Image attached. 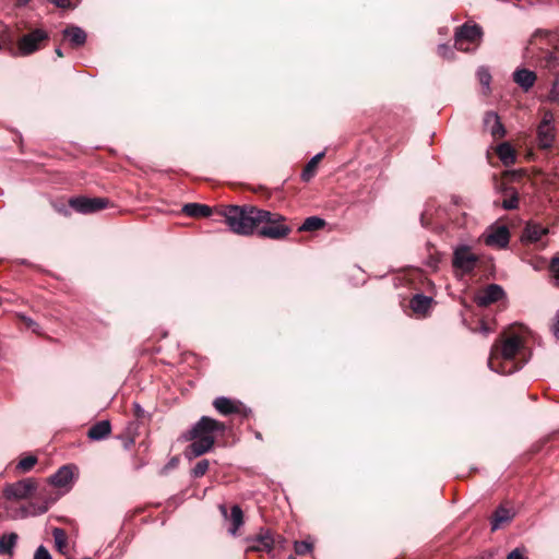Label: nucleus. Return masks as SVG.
Instances as JSON below:
<instances>
[{
	"mask_svg": "<svg viewBox=\"0 0 559 559\" xmlns=\"http://www.w3.org/2000/svg\"><path fill=\"white\" fill-rule=\"evenodd\" d=\"M528 361L527 348L518 335L497 341L490 350L488 367L499 374H511Z\"/></svg>",
	"mask_w": 559,
	"mask_h": 559,
	"instance_id": "obj_1",
	"label": "nucleus"
},
{
	"mask_svg": "<svg viewBox=\"0 0 559 559\" xmlns=\"http://www.w3.org/2000/svg\"><path fill=\"white\" fill-rule=\"evenodd\" d=\"M34 497L35 480L25 478L4 487L1 506L9 518L23 519L35 514Z\"/></svg>",
	"mask_w": 559,
	"mask_h": 559,
	"instance_id": "obj_2",
	"label": "nucleus"
},
{
	"mask_svg": "<svg viewBox=\"0 0 559 559\" xmlns=\"http://www.w3.org/2000/svg\"><path fill=\"white\" fill-rule=\"evenodd\" d=\"M226 425L207 416H202L183 437L191 443L185 450V456L193 460L207 453L215 443V432H224Z\"/></svg>",
	"mask_w": 559,
	"mask_h": 559,
	"instance_id": "obj_3",
	"label": "nucleus"
},
{
	"mask_svg": "<svg viewBox=\"0 0 559 559\" xmlns=\"http://www.w3.org/2000/svg\"><path fill=\"white\" fill-rule=\"evenodd\" d=\"M222 214L230 231L240 236L258 234L261 219L269 216L264 210L253 205H228Z\"/></svg>",
	"mask_w": 559,
	"mask_h": 559,
	"instance_id": "obj_4",
	"label": "nucleus"
},
{
	"mask_svg": "<svg viewBox=\"0 0 559 559\" xmlns=\"http://www.w3.org/2000/svg\"><path fill=\"white\" fill-rule=\"evenodd\" d=\"M466 216L459 212V207L454 204L450 210L437 206L435 201L427 202L420 215V224L425 228H430L436 233H442L453 227L461 228L465 225Z\"/></svg>",
	"mask_w": 559,
	"mask_h": 559,
	"instance_id": "obj_5",
	"label": "nucleus"
},
{
	"mask_svg": "<svg viewBox=\"0 0 559 559\" xmlns=\"http://www.w3.org/2000/svg\"><path fill=\"white\" fill-rule=\"evenodd\" d=\"M264 212L269 216L261 219L257 235L272 240L285 239L292 233V228L286 224V217L280 213L266 210Z\"/></svg>",
	"mask_w": 559,
	"mask_h": 559,
	"instance_id": "obj_6",
	"label": "nucleus"
},
{
	"mask_svg": "<svg viewBox=\"0 0 559 559\" xmlns=\"http://www.w3.org/2000/svg\"><path fill=\"white\" fill-rule=\"evenodd\" d=\"M479 258L472 251L468 245H459L453 249L452 266L456 271H461L463 274H471L475 267Z\"/></svg>",
	"mask_w": 559,
	"mask_h": 559,
	"instance_id": "obj_7",
	"label": "nucleus"
},
{
	"mask_svg": "<svg viewBox=\"0 0 559 559\" xmlns=\"http://www.w3.org/2000/svg\"><path fill=\"white\" fill-rule=\"evenodd\" d=\"M481 36L483 29L479 25L465 23L455 31L454 46L459 50L467 51L468 47H465L464 44L478 41Z\"/></svg>",
	"mask_w": 559,
	"mask_h": 559,
	"instance_id": "obj_8",
	"label": "nucleus"
},
{
	"mask_svg": "<svg viewBox=\"0 0 559 559\" xmlns=\"http://www.w3.org/2000/svg\"><path fill=\"white\" fill-rule=\"evenodd\" d=\"M69 205L78 213L91 214L106 209L108 205V199L75 197L69 200Z\"/></svg>",
	"mask_w": 559,
	"mask_h": 559,
	"instance_id": "obj_9",
	"label": "nucleus"
},
{
	"mask_svg": "<svg viewBox=\"0 0 559 559\" xmlns=\"http://www.w3.org/2000/svg\"><path fill=\"white\" fill-rule=\"evenodd\" d=\"M556 128L554 126V115L546 111L537 127V141L542 148H550L555 142Z\"/></svg>",
	"mask_w": 559,
	"mask_h": 559,
	"instance_id": "obj_10",
	"label": "nucleus"
},
{
	"mask_svg": "<svg viewBox=\"0 0 559 559\" xmlns=\"http://www.w3.org/2000/svg\"><path fill=\"white\" fill-rule=\"evenodd\" d=\"M74 465H63L49 477V484L67 492L71 489L74 478Z\"/></svg>",
	"mask_w": 559,
	"mask_h": 559,
	"instance_id": "obj_11",
	"label": "nucleus"
},
{
	"mask_svg": "<svg viewBox=\"0 0 559 559\" xmlns=\"http://www.w3.org/2000/svg\"><path fill=\"white\" fill-rule=\"evenodd\" d=\"M247 551L272 554L275 539L269 530L261 531L257 536L248 540Z\"/></svg>",
	"mask_w": 559,
	"mask_h": 559,
	"instance_id": "obj_12",
	"label": "nucleus"
},
{
	"mask_svg": "<svg viewBox=\"0 0 559 559\" xmlns=\"http://www.w3.org/2000/svg\"><path fill=\"white\" fill-rule=\"evenodd\" d=\"M506 297L503 288L498 284H489L475 296V302L479 307H487Z\"/></svg>",
	"mask_w": 559,
	"mask_h": 559,
	"instance_id": "obj_13",
	"label": "nucleus"
},
{
	"mask_svg": "<svg viewBox=\"0 0 559 559\" xmlns=\"http://www.w3.org/2000/svg\"><path fill=\"white\" fill-rule=\"evenodd\" d=\"M215 409L223 415L241 414L247 417L250 409H247L240 402L233 401L225 396L216 397L213 402Z\"/></svg>",
	"mask_w": 559,
	"mask_h": 559,
	"instance_id": "obj_14",
	"label": "nucleus"
},
{
	"mask_svg": "<svg viewBox=\"0 0 559 559\" xmlns=\"http://www.w3.org/2000/svg\"><path fill=\"white\" fill-rule=\"evenodd\" d=\"M510 242V231L507 226L501 225L492 228L485 237V243L489 247L504 249Z\"/></svg>",
	"mask_w": 559,
	"mask_h": 559,
	"instance_id": "obj_15",
	"label": "nucleus"
},
{
	"mask_svg": "<svg viewBox=\"0 0 559 559\" xmlns=\"http://www.w3.org/2000/svg\"><path fill=\"white\" fill-rule=\"evenodd\" d=\"M548 231L547 227L535 222H528L523 229L521 240L524 243L538 245Z\"/></svg>",
	"mask_w": 559,
	"mask_h": 559,
	"instance_id": "obj_16",
	"label": "nucleus"
},
{
	"mask_svg": "<svg viewBox=\"0 0 559 559\" xmlns=\"http://www.w3.org/2000/svg\"><path fill=\"white\" fill-rule=\"evenodd\" d=\"M218 509H219L222 515L224 516V519L229 520L231 523L230 527L228 528V532L231 535H236L238 530L243 524V512H242L241 508L238 504H234L230 509L229 515L227 513V508L225 504H219Z\"/></svg>",
	"mask_w": 559,
	"mask_h": 559,
	"instance_id": "obj_17",
	"label": "nucleus"
},
{
	"mask_svg": "<svg viewBox=\"0 0 559 559\" xmlns=\"http://www.w3.org/2000/svg\"><path fill=\"white\" fill-rule=\"evenodd\" d=\"M484 127L495 139L503 138L506 129L501 123L500 117L495 111H487L484 117Z\"/></svg>",
	"mask_w": 559,
	"mask_h": 559,
	"instance_id": "obj_18",
	"label": "nucleus"
},
{
	"mask_svg": "<svg viewBox=\"0 0 559 559\" xmlns=\"http://www.w3.org/2000/svg\"><path fill=\"white\" fill-rule=\"evenodd\" d=\"M63 38L74 48L81 47L86 43V33L76 25H69L62 31Z\"/></svg>",
	"mask_w": 559,
	"mask_h": 559,
	"instance_id": "obj_19",
	"label": "nucleus"
},
{
	"mask_svg": "<svg viewBox=\"0 0 559 559\" xmlns=\"http://www.w3.org/2000/svg\"><path fill=\"white\" fill-rule=\"evenodd\" d=\"M503 199L501 201H495V205L501 206L503 210L511 211L519 206V193L513 187L502 188Z\"/></svg>",
	"mask_w": 559,
	"mask_h": 559,
	"instance_id": "obj_20",
	"label": "nucleus"
},
{
	"mask_svg": "<svg viewBox=\"0 0 559 559\" xmlns=\"http://www.w3.org/2000/svg\"><path fill=\"white\" fill-rule=\"evenodd\" d=\"M513 81L526 92L534 86L536 74L528 69H518L513 72Z\"/></svg>",
	"mask_w": 559,
	"mask_h": 559,
	"instance_id": "obj_21",
	"label": "nucleus"
},
{
	"mask_svg": "<svg viewBox=\"0 0 559 559\" xmlns=\"http://www.w3.org/2000/svg\"><path fill=\"white\" fill-rule=\"evenodd\" d=\"M433 299L424 294H415L409 300V307L414 313L425 316L431 308Z\"/></svg>",
	"mask_w": 559,
	"mask_h": 559,
	"instance_id": "obj_22",
	"label": "nucleus"
},
{
	"mask_svg": "<svg viewBox=\"0 0 559 559\" xmlns=\"http://www.w3.org/2000/svg\"><path fill=\"white\" fill-rule=\"evenodd\" d=\"M538 62L542 68L548 70L551 74H559V58L555 51L542 49Z\"/></svg>",
	"mask_w": 559,
	"mask_h": 559,
	"instance_id": "obj_23",
	"label": "nucleus"
},
{
	"mask_svg": "<svg viewBox=\"0 0 559 559\" xmlns=\"http://www.w3.org/2000/svg\"><path fill=\"white\" fill-rule=\"evenodd\" d=\"M514 513L502 506L498 507L491 518V531L499 530L503 524L513 520Z\"/></svg>",
	"mask_w": 559,
	"mask_h": 559,
	"instance_id": "obj_24",
	"label": "nucleus"
},
{
	"mask_svg": "<svg viewBox=\"0 0 559 559\" xmlns=\"http://www.w3.org/2000/svg\"><path fill=\"white\" fill-rule=\"evenodd\" d=\"M111 432V425L109 420H100L94 424L87 432L91 440L100 441L107 438Z\"/></svg>",
	"mask_w": 559,
	"mask_h": 559,
	"instance_id": "obj_25",
	"label": "nucleus"
},
{
	"mask_svg": "<svg viewBox=\"0 0 559 559\" xmlns=\"http://www.w3.org/2000/svg\"><path fill=\"white\" fill-rule=\"evenodd\" d=\"M496 152L499 159L502 162L504 166H510L515 163L516 154L513 146L510 143L503 142L499 144Z\"/></svg>",
	"mask_w": 559,
	"mask_h": 559,
	"instance_id": "obj_26",
	"label": "nucleus"
},
{
	"mask_svg": "<svg viewBox=\"0 0 559 559\" xmlns=\"http://www.w3.org/2000/svg\"><path fill=\"white\" fill-rule=\"evenodd\" d=\"M182 212L190 217H207L212 210L209 205L200 203H187L182 207Z\"/></svg>",
	"mask_w": 559,
	"mask_h": 559,
	"instance_id": "obj_27",
	"label": "nucleus"
},
{
	"mask_svg": "<svg viewBox=\"0 0 559 559\" xmlns=\"http://www.w3.org/2000/svg\"><path fill=\"white\" fill-rule=\"evenodd\" d=\"M17 49L22 56L35 52V31L29 32L19 40Z\"/></svg>",
	"mask_w": 559,
	"mask_h": 559,
	"instance_id": "obj_28",
	"label": "nucleus"
},
{
	"mask_svg": "<svg viewBox=\"0 0 559 559\" xmlns=\"http://www.w3.org/2000/svg\"><path fill=\"white\" fill-rule=\"evenodd\" d=\"M323 156H324L323 152L318 153L307 163V165L305 166V168L302 169V173H301V179L304 181H306V182L309 181L316 175L318 164L322 159Z\"/></svg>",
	"mask_w": 559,
	"mask_h": 559,
	"instance_id": "obj_29",
	"label": "nucleus"
},
{
	"mask_svg": "<svg viewBox=\"0 0 559 559\" xmlns=\"http://www.w3.org/2000/svg\"><path fill=\"white\" fill-rule=\"evenodd\" d=\"M17 542L15 533L3 534L0 536V555H11Z\"/></svg>",
	"mask_w": 559,
	"mask_h": 559,
	"instance_id": "obj_30",
	"label": "nucleus"
},
{
	"mask_svg": "<svg viewBox=\"0 0 559 559\" xmlns=\"http://www.w3.org/2000/svg\"><path fill=\"white\" fill-rule=\"evenodd\" d=\"M326 222L319 216H309L298 228L299 231H316L325 226Z\"/></svg>",
	"mask_w": 559,
	"mask_h": 559,
	"instance_id": "obj_31",
	"label": "nucleus"
},
{
	"mask_svg": "<svg viewBox=\"0 0 559 559\" xmlns=\"http://www.w3.org/2000/svg\"><path fill=\"white\" fill-rule=\"evenodd\" d=\"M426 248L428 252L426 265L431 269H437L441 261V253L436 250L435 246L430 241L427 242Z\"/></svg>",
	"mask_w": 559,
	"mask_h": 559,
	"instance_id": "obj_32",
	"label": "nucleus"
},
{
	"mask_svg": "<svg viewBox=\"0 0 559 559\" xmlns=\"http://www.w3.org/2000/svg\"><path fill=\"white\" fill-rule=\"evenodd\" d=\"M539 38L545 39L547 45H555L558 41V35L550 31L537 29L533 35V43Z\"/></svg>",
	"mask_w": 559,
	"mask_h": 559,
	"instance_id": "obj_33",
	"label": "nucleus"
},
{
	"mask_svg": "<svg viewBox=\"0 0 559 559\" xmlns=\"http://www.w3.org/2000/svg\"><path fill=\"white\" fill-rule=\"evenodd\" d=\"M53 539L57 549L60 552H63V549L67 547V535L62 528L56 527L52 531Z\"/></svg>",
	"mask_w": 559,
	"mask_h": 559,
	"instance_id": "obj_34",
	"label": "nucleus"
},
{
	"mask_svg": "<svg viewBox=\"0 0 559 559\" xmlns=\"http://www.w3.org/2000/svg\"><path fill=\"white\" fill-rule=\"evenodd\" d=\"M312 549H313V545H312V543H310L308 540H297L294 544V550H295L296 555H298V556L307 555V554L311 552Z\"/></svg>",
	"mask_w": 559,
	"mask_h": 559,
	"instance_id": "obj_35",
	"label": "nucleus"
},
{
	"mask_svg": "<svg viewBox=\"0 0 559 559\" xmlns=\"http://www.w3.org/2000/svg\"><path fill=\"white\" fill-rule=\"evenodd\" d=\"M209 461L207 460H201L199 461L194 467L191 469V476L194 477V478H199V477H202L203 475H205V473L207 472L209 469Z\"/></svg>",
	"mask_w": 559,
	"mask_h": 559,
	"instance_id": "obj_36",
	"label": "nucleus"
},
{
	"mask_svg": "<svg viewBox=\"0 0 559 559\" xmlns=\"http://www.w3.org/2000/svg\"><path fill=\"white\" fill-rule=\"evenodd\" d=\"M477 78H478L479 83L484 87L489 90V85H490V82H491V74H490L489 70L484 68V67H480L477 70Z\"/></svg>",
	"mask_w": 559,
	"mask_h": 559,
	"instance_id": "obj_37",
	"label": "nucleus"
},
{
	"mask_svg": "<svg viewBox=\"0 0 559 559\" xmlns=\"http://www.w3.org/2000/svg\"><path fill=\"white\" fill-rule=\"evenodd\" d=\"M35 466V455H28L25 459L21 460L16 468L21 472H28Z\"/></svg>",
	"mask_w": 559,
	"mask_h": 559,
	"instance_id": "obj_38",
	"label": "nucleus"
},
{
	"mask_svg": "<svg viewBox=\"0 0 559 559\" xmlns=\"http://www.w3.org/2000/svg\"><path fill=\"white\" fill-rule=\"evenodd\" d=\"M559 81L556 79L552 84L551 88L547 95V100L552 104H559Z\"/></svg>",
	"mask_w": 559,
	"mask_h": 559,
	"instance_id": "obj_39",
	"label": "nucleus"
},
{
	"mask_svg": "<svg viewBox=\"0 0 559 559\" xmlns=\"http://www.w3.org/2000/svg\"><path fill=\"white\" fill-rule=\"evenodd\" d=\"M51 3H53L58 8L62 9H73L78 5L80 0H49Z\"/></svg>",
	"mask_w": 559,
	"mask_h": 559,
	"instance_id": "obj_40",
	"label": "nucleus"
},
{
	"mask_svg": "<svg viewBox=\"0 0 559 559\" xmlns=\"http://www.w3.org/2000/svg\"><path fill=\"white\" fill-rule=\"evenodd\" d=\"M549 270L556 281V284L559 286V257H554L551 259Z\"/></svg>",
	"mask_w": 559,
	"mask_h": 559,
	"instance_id": "obj_41",
	"label": "nucleus"
},
{
	"mask_svg": "<svg viewBox=\"0 0 559 559\" xmlns=\"http://www.w3.org/2000/svg\"><path fill=\"white\" fill-rule=\"evenodd\" d=\"M438 53L443 58H451L453 55V51L450 46L445 44H441L438 46Z\"/></svg>",
	"mask_w": 559,
	"mask_h": 559,
	"instance_id": "obj_42",
	"label": "nucleus"
},
{
	"mask_svg": "<svg viewBox=\"0 0 559 559\" xmlns=\"http://www.w3.org/2000/svg\"><path fill=\"white\" fill-rule=\"evenodd\" d=\"M507 559H525V548H515L507 557Z\"/></svg>",
	"mask_w": 559,
	"mask_h": 559,
	"instance_id": "obj_43",
	"label": "nucleus"
},
{
	"mask_svg": "<svg viewBox=\"0 0 559 559\" xmlns=\"http://www.w3.org/2000/svg\"><path fill=\"white\" fill-rule=\"evenodd\" d=\"M133 414L138 419H143L146 415V412L139 403H133Z\"/></svg>",
	"mask_w": 559,
	"mask_h": 559,
	"instance_id": "obj_44",
	"label": "nucleus"
},
{
	"mask_svg": "<svg viewBox=\"0 0 559 559\" xmlns=\"http://www.w3.org/2000/svg\"><path fill=\"white\" fill-rule=\"evenodd\" d=\"M36 559H51V556L44 546H38L36 551Z\"/></svg>",
	"mask_w": 559,
	"mask_h": 559,
	"instance_id": "obj_45",
	"label": "nucleus"
},
{
	"mask_svg": "<svg viewBox=\"0 0 559 559\" xmlns=\"http://www.w3.org/2000/svg\"><path fill=\"white\" fill-rule=\"evenodd\" d=\"M55 501H56V498L51 499L49 502H46L44 506H40L39 502L37 501V508H36L37 515L47 512L49 509V506L51 503H53Z\"/></svg>",
	"mask_w": 559,
	"mask_h": 559,
	"instance_id": "obj_46",
	"label": "nucleus"
},
{
	"mask_svg": "<svg viewBox=\"0 0 559 559\" xmlns=\"http://www.w3.org/2000/svg\"><path fill=\"white\" fill-rule=\"evenodd\" d=\"M48 38L45 31L37 28V50L39 49V45Z\"/></svg>",
	"mask_w": 559,
	"mask_h": 559,
	"instance_id": "obj_47",
	"label": "nucleus"
},
{
	"mask_svg": "<svg viewBox=\"0 0 559 559\" xmlns=\"http://www.w3.org/2000/svg\"><path fill=\"white\" fill-rule=\"evenodd\" d=\"M554 335L559 338V310L556 313L555 323L552 326Z\"/></svg>",
	"mask_w": 559,
	"mask_h": 559,
	"instance_id": "obj_48",
	"label": "nucleus"
},
{
	"mask_svg": "<svg viewBox=\"0 0 559 559\" xmlns=\"http://www.w3.org/2000/svg\"><path fill=\"white\" fill-rule=\"evenodd\" d=\"M17 318H19L21 321H23V322L25 323V325H26V326H28V328H29V326H32V324H33V320H32L29 317H27V316H25V314H22V313H19V314H17Z\"/></svg>",
	"mask_w": 559,
	"mask_h": 559,
	"instance_id": "obj_49",
	"label": "nucleus"
},
{
	"mask_svg": "<svg viewBox=\"0 0 559 559\" xmlns=\"http://www.w3.org/2000/svg\"><path fill=\"white\" fill-rule=\"evenodd\" d=\"M480 332L484 334V335H487L491 332V329L488 326L487 323L485 322H481L480 324Z\"/></svg>",
	"mask_w": 559,
	"mask_h": 559,
	"instance_id": "obj_50",
	"label": "nucleus"
},
{
	"mask_svg": "<svg viewBox=\"0 0 559 559\" xmlns=\"http://www.w3.org/2000/svg\"><path fill=\"white\" fill-rule=\"evenodd\" d=\"M510 175H511L512 179H520L523 176L522 171H512V173H510Z\"/></svg>",
	"mask_w": 559,
	"mask_h": 559,
	"instance_id": "obj_51",
	"label": "nucleus"
},
{
	"mask_svg": "<svg viewBox=\"0 0 559 559\" xmlns=\"http://www.w3.org/2000/svg\"><path fill=\"white\" fill-rule=\"evenodd\" d=\"M17 4L20 5H25L27 4L31 0H15Z\"/></svg>",
	"mask_w": 559,
	"mask_h": 559,
	"instance_id": "obj_52",
	"label": "nucleus"
},
{
	"mask_svg": "<svg viewBox=\"0 0 559 559\" xmlns=\"http://www.w3.org/2000/svg\"><path fill=\"white\" fill-rule=\"evenodd\" d=\"M56 53H57L58 57H62L63 56V53H62L60 48L56 49Z\"/></svg>",
	"mask_w": 559,
	"mask_h": 559,
	"instance_id": "obj_53",
	"label": "nucleus"
},
{
	"mask_svg": "<svg viewBox=\"0 0 559 559\" xmlns=\"http://www.w3.org/2000/svg\"><path fill=\"white\" fill-rule=\"evenodd\" d=\"M67 559H75V558L68 557ZM82 559H92V558H90V557H84V558H82Z\"/></svg>",
	"mask_w": 559,
	"mask_h": 559,
	"instance_id": "obj_54",
	"label": "nucleus"
},
{
	"mask_svg": "<svg viewBox=\"0 0 559 559\" xmlns=\"http://www.w3.org/2000/svg\"><path fill=\"white\" fill-rule=\"evenodd\" d=\"M287 559H296L294 556H289Z\"/></svg>",
	"mask_w": 559,
	"mask_h": 559,
	"instance_id": "obj_55",
	"label": "nucleus"
}]
</instances>
